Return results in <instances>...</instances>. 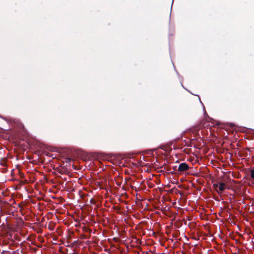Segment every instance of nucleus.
I'll list each match as a JSON object with an SVG mask.
<instances>
[{"label": "nucleus", "mask_w": 254, "mask_h": 254, "mask_svg": "<svg viewBox=\"0 0 254 254\" xmlns=\"http://www.w3.org/2000/svg\"><path fill=\"white\" fill-rule=\"evenodd\" d=\"M189 167L188 165L186 163H181L178 167V171L180 172H183L188 170Z\"/></svg>", "instance_id": "obj_1"}, {"label": "nucleus", "mask_w": 254, "mask_h": 254, "mask_svg": "<svg viewBox=\"0 0 254 254\" xmlns=\"http://www.w3.org/2000/svg\"><path fill=\"white\" fill-rule=\"evenodd\" d=\"M226 188L225 184L224 183H219L218 189L220 192H222Z\"/></svg>", "instance_id": "obj_2"}, {"label": "nucleus", "mask_w": 254, "mask_h": 254, "mask_svg": "<svg viewBox=\"0 0 254 254\" xmlns=\"http://www.w3.org/2000/svg\"><path fill=\"white\" fill-rule=\"evenodd\" d=\"M251 176L253 179H254V170L251 171Z\"/></svg>", "instance_id": "obj_3"}, {"label": "nucleus", "mask_w": 254, "mask_h": 254, "mask_svg": "<svg viewBox=\"0 0 254 254\" xmlns=\"http://www.w3.org/2000/svg\"><path fill=\"white\" fill-rule=\"evenodd\" d=\"M213 186L215 189L218 188L219 183L218 184H213Z\"/></svg>", "instance_id": "obj_4"}]
</instances>
